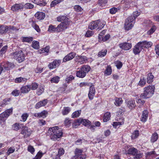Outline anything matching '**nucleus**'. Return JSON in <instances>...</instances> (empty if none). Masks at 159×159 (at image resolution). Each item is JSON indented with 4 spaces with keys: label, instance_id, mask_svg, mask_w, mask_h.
Listing matches in <instances>:
<instances>
[{
    "label": "nucleus",
    "instance_id": "f257e3e1",
    "mask_svg": "<svg viewBox=\"0 0 159 159\" xmlns=\"http://www.w3.org/2000/svg\"><path fill=\"white\" fill-rule=\"evenodd\" d=\"M48 132L51 133L52 135L51 139L54 141L57 140L58 139L61 137L63 134L61 129L57 126L50 128Z\"/></svg>",
    "mask_w": 159,
    "mask_h": 159
},
{
    "label": "nucleus",
    "instance_id": "f03ea898",
    "mask_svg": "<svg viewBox=\"0 0 159 159\" xmlns=\"http://www.w3.org/2000/svg\"><path fill=\"white\" fill-rule=\"evenodd\" d=\"M106 24L105 21H101L98 20L91 22L89 26V28L90 30H101L102 28Z\"/></svg>",
    "mask_w": 159,
    "mask_h": 159
},
{
    "label": "nucleus",
    "instance_id": "7ed1b4c3",
    "mask_svg": "<svg viewBox=\"0 0 159 159\" xmlns=\"http://www.w3.org/2000/svg\"><path fill=\"white\" fill-rule=\"evenodd\" d=\"M155 87L153 85H149L144 89V93L140 96L142 98H147L151 97L153 94Z\"/></svg>",
    "mask_w": 159,
    "mask_h": 159
},
{
    "label": "nucleus",
    "instance_id": "20e7f679",
    "mask_svg": "<svg viewBox=\"0 0 159 159\" xmlns=\"http://www.w3.org/2000/svg\"><path fill=\"white\" fill-rule=\"evenodd\" d=\"M90 67L88 65H83L80 70L76 72V75L78 77L80 78H84L90 70Z\"/></svg>",
    "mask_w": 159,
    "mask_h": 159
},
{
    "label": "nucleus",
    "instance_id": "39448f33",
    "mask_svg": "<svg viewBox=\"0 0 159 159\" xmlns=\"http://www.w3.org/2000/svg\"><path fill=\"white\" fill-rule=\"evenodd\" d=\"M12 57L19 62L23 61L25 59L24 54L21 51L13 53L12 54Z\"/></svg>",
    "mask_w": 159,
    "mask_h": 159
},
{
    "label": "nucleus",
    "instance_id": "423d86ee",
    "mask_svg": "<svg viewBox=\"0 0 159 159\" xmlns=\"http://www.w3.org/2000/svg\"><path fill=\"white\" fill-rule=\"evenodd\" d=\"M135 20L131 17H129L125 20V28L127 30L131 29L134 26Z\"/></svg>",
    "mask_w": 159,
    "mask_h": 159
},
{
    "label": "nucleus",
    "instance_id": "0eeeda50",
    "mask_svg": "<svg viewBox=\"0 0 159 159\" xmlns=\"http://www.w3.org/2000/svg\"><path fill=\"white\" fill-rule=\"evenodd\" d=\"M16 30L13 26L2 25L0 26V33L3 34L7 32H12Z\"/></svg>",
    "mask_w": 159,
    "mask_h": 159
},
{
    "label": "nucleus",
    "instance_id": "6e6552de",
    "mask_svg": "<svg viewBox=\"0 0 159 159\" xmlns=\"http://www.w3.org/2000/svg\"><path fill=\"white\" fill-rule=\"evenodd\" d=\"M32 132V130L26 126H23L22 128L21 134L24 135V138L29 136Z\"/></svg>",
    "mask_w": 159,
    "mask_h": 159
},
{
    "label": "nucleus",
    "instance_id": "1a4fd4ad",
    "mask_svg": "<svg viewBox=\"0 0 159 159\" xmlns=\"http://www.w3.org/2000/svg\"><path fill=\"white\" fill-rule=\"evenodd\" d=\"M125 153L126 154H131L133 155H135L136 153H138L137 150L135 148H129L128 146L125 147Z\"/></svg>",
    "mask_w": 159,
    "mask_h": 159
},
{
    "label": "nucleus",
    "instance_id": "9d476101",
    "mask_svg": "<svg viewBox=\"0 0 159 159\" xmlns=\"http://www.w3.org/2000/svg\"><path fill=\"white\" fill-rule=\"evenodd\" d=\"M69 25V23H68V22H66V23L61 22L57 27V32H60L66 30L67 28Z\"/></svg>",
    "mask_w": 159,
    "mask_h": 159
},
{
    "label": "nucleus",
    "instance_id": "9b49d317",
    "mask_svg": "<svg viewBox=\"0 0 159 159\" xmlns=\"http://www.w3.org/2000/svg\"><path fill=\"white\" fill-rule=\"evenodd\" d=\"M12 108H10L6 110L4 112L0 114V120L1 118H7L12 113Z\"/></svg>",
    "mask_w": 159,
    "mask_h": 159
},
{
    "label": "nucleus",
    "instance_id": "f8f14e48",
    "mask_svg": "<svg viewBox=\"0 0 159 159\" xmlns=\"http://www.w3.org/2000/svg\"><path fill=\"white\" fill-rule=\"evenodd\" d=\"M61 62V61L59 60H55L48 65V67L51 69L56 68L60 65Z\"/></svg>",
    "mask_w": 159,
    "mask_h": 159
},
{
    "label": "nucleus",
    "instance_id": "ddd939ff",
    "mask_svg": "<svg viewBox=\"0 0 159 159\" xmlns=\"http://www.w3.org/2000/svg\"><path fill=\"white\" fill-rule=\"evenodd\" d=\"M95 93V90L94 86H91L90 87L88 93V97L90 100H92L93 98Z\"/></svg>",
    "mask_w": 159,
    "mask_h": 159
},
{
    "label": "nucleus",
    "instance_id": "4468645a",
    "mask_svg": "<svg viewBox=\"0 0 159 159\" xmlns=\"http://www.w3.org/2000/svg\"><path fill=\"white\" fill-rule=\"evenodd\" d=\"M24 8V4L22 3L16 4L11 7V10L13 11H17Z\"/></svg>",
    "mask_w": 159,
    "mask_h": 159
},
{
    "label": "nucleus",
    "instance_id": "2eb2a0df",
    "mask_svg": "<svg viewBox=\"0 0 159 159\" xmlns=\"http://www.w3.org/2000/svg\"><path fill=\"white\" fill-rule=\"evenodd\" d=\"M141 43L140 45L142 48H150L152 45L153 43L151 41H144L142 42H139Z\"/></svg>",
    "mask_w": 159,
    "mask_h": 159
},
{
    "label": "nucleus",
    "instance_id": "dca6fc26",
    "mask_svg": "<svg viewBox=\"0 0 159 159\" xmlns=\"http://www.w3.org/2000/svg\"><path fill=\"white\" fill-rule=\"evenodd\" d=\"M140 43H141L139 42L133 48V52L135 55H137L143 49L140 45Z\"/></svg>",
    "mask_w": 159,
    "mask_h": 159
},
{
    "label": "nucleus",
    "instance_id": "f3484780",
    "mask_svg": "<svg viewBox=\"0 0 159 159\" xmlns=\"http://www.w3.org/2000/svg\"><path fill=\"white\" fill-rule=\"evenodd\" d=\"M75 56V53L74 52H70L66 55L63 58V61L66 62L72 59Z\"/></svg>",
    "mask_w": 159,
    "mask_h": 159
},
{
    "label": "nucleus",
    "instance_id": "a211bd4d",
    "mask_svg": "<svg viewBox=\"0 0 159 159\" xmlns=\"http://www.w3.org/2000/svg\"><path fill=\"white\" fill-rule=\"evenodd\" d=\"M131 46V43H121L119 44L120 47L125 50H127L130 49Z\"/></svg>",
    "mask_w": 159,
    "mask_h": 159
},
{
    "label": "nucleus",
    "instance_id": "6ab92c4d",
    "mask_svg": "<svg viewBox=\"0 0 159 159\" xmlns=\"http://www.w3.org/2000/svg\"><path fill=\"white\" fill-rule=\"evenodd\" d=\"M148 111L146 110L143 111L142 113L140 120L143 122H146L148 118Z\"/></svg>",
    "mask_w": 159,
    "mask_h": 159
},
{
    "label": "nucleus",
    "instance_id": "aec40b11",
    "mask_svg": "<svg viewBox=\"0 0 159 159\" xmlns=\"http://www.w3.org/2000/svg\"><path fill=\"white\" fill-rule=\"evenodd\" d=\"M77 121L78 123L85 126H89L91 124V122L87 119L80 118Z\"/></svg>",
    "mask_w": 159,
    "mask_h": 159
},
{
    "label": "nucleus",
    "instance_id": "412c9836",
    "mask_svg": "<svg viewBox=\"0 0 159 159\" xmlns=\"http://www.w3.org/2000/svg\"><path fill=\"white\" fill-rule=\"evenodd\" d=\"M48 113L47 111L44 110L41 112L34 113L33 115L35 117L44 118L46 117Z\"/></svg>",
    "mask_w": 159,
    "mask_h": 159
},
{
    "label": "nucleus",
    "instance_id": "4be33fe9",
    "mask_svg": "<svg viewBox=\"0 0 159 159\" xmlns=\"http://www.w3.org/2000/svg\"><path fill=\"white\" fill-rule=\"evenodd\" d=\"M47 103V100L44 99L37 103L35 105V107L36 109H39L42 107L44 106Z\"/></svg>",
    "mask_w": 159,
    "mask_h": 159
},
{
    "label": "nucleus",
    "instance_id": "5701e85b",
    "mask_svg": "<svg viewBox=\"0 0 159 159\" xmlns=\"http://www.w3.org/2000/svg\"><path fill=\"white\" fill-rule=\"evenodd\" d=\"M31 86L30 85H27L22 86L20 88V91L22 93H27L30 91Z\"/></svg>",
    "mask_w": 159,
    "mask_h": 159
},
{
    "label": "nucleus",
    "instance_id": "b1692460",
    "mask_svg": "<svg viewBox=\"0 0 159 159\" xmlns=\"http://www.w3.org/2000/svg\"><path fill=\"white\" fill-rule=\"evenodd\" d=\"M127 106L130 109L134 108L136 106L135 101L130 100L126 102Z\"/></svg>",
    "mask_w": 159,
    "mask_h": 159
},
{
    "label": "nucleus",
    "instance_id": "393cba45",
    "mask_svg": "<svg viewBox=\"0 0 159 159\" xmlns=\"http://www.w3.org/2000/svg\"><path fill=\"white\" fill-rule=\"evenodd\" d=\"M76 57L77 59L78 62L80 64H84L87 60L86 57L84 56H78V57Z\"/></svg>",
    "mask_w": 159,
    "mask_h": 159
},
{
    "label": "nucleus",
    "instance_id": "a878e982",
    "mask_svg": "<svg viewBox=\"0 0 159 159\" xmlns=\"http://www.w3.org/2000/svg\"><path fill=\"white\" fill-rule=\"evenodd\" d=\"M57 20L59 22L62 21L61 22L66 23V22H68V23H70L68 18L66 16H61L57 17Z\"/></svg>",
    "mask_w": 159,
    "mask_h": 159
},
{
    "label": "nucleus",
    "instance_id": "bb28decb",
    "mask_svg": "<svg viewBox=\"0 0 159 159\" xmlns=\"http://www.w3.org/2000/svg\"><path fill=\"white\" fill-rule=\"evenodd\" d=\"M124 123V119L120 118L118 121L113 122V125L115 128H116L118 126L123 125Z\"/></svg>",
    "mask_w": 159,
    "mask_h": 159
},
{
    "label": "nucleus",
    "instance_id": "cd10ccee",
    "mask_svg": "<svg viewBox=\"0 0 159 159\" xmlns=\"http://www.w3.org/2000/svg\"><path fill=\"white\" fill-rule=\"evenodd\" d=\"M45 14L43 12H38L35 15V17L38 19L42 20L45 17Z\"/></svg>",
    "mask_w": 159,
    "mask_h": 159
},
{
    "label": "nucleus",
    "instance_id": "c85d7f7f",
    "mask_svg": "<svg viewBox=\"0 0 159 159\" xmlns=\"http://www.w3.org/2000/svg\"><path fill=\"white\" fill-rule=\"evenodd\" d=\"M158 138V134L156 133H155L152 134L151 138L150 141L152 143H154L157 140Z\"/></svg>",
    "mask_w": 159,
    "mask_h": 159
},
{
    "label": "nucleus",
    "instance_id": "c756f323",
    "mask_svg": "<svg viewBox=\"0 0 159 159\" xmlns=\"http://www.w3.org/2000/svg\"><path fill=\"white\" fill-rule=\"evenodd\" d=\"M34 2L40 6H45L47 3L43 0H34Z\"/></svg>",
    "mask_w": 159,
    "mask_h": 159
},
{
    "label": "nucleus",
    "instance_id": "7c9ffc66",
    "mask_svg": "<svg viewBox=\"0 0 159 159\" xmlns=\"http://www.w3.org/2000/svg\"><path fill=\"white\" fill-rule=\"evenodd\" d=\"M110 113L109 112H107L105 113L103 117V121L104 122H106L108 121L110 118Z\"/></svg>",
    "mask_w": 159,
    "mask_h": 159
},
{
    "label": "nucleus",
    "instance_id": "2f4dec72",
    "mask_svg": "<svg viewBox=\"0 0 159 159\" xmlns=\"http://www.w3.org/2000/svg\"><path fill=\"white\" fill-rule=\"evenodd\" d=\"M10 98H7L4 99L3 102L0 103V109L6 105L7 104V102H10Z\"/></svg>",
    "mask_w": 159,
    "mask_h": 159
},
{
    "label": "nucleus",
    "instance_id": "473e14b6",
    "mask_svg": "<svg viewBox=\"0 0 159 159\" xmlns=\"http://www.w3.org/2000/svg\"><path fill=\"white\" fill-rule=\"evenodd\" d=\"M57 27H56L55 26L50 25H49L48 31L50 33H53L56 31L57 32Z\"/></svg>",
    "mask_w": 159,
    "mask_h": 159
},
{
    "label": "nucleus",
    "instance_id": "72a5a7b5",
    "mask_svg": "<svg viewBox=\"0 0 159 159\" xmlns=\"http://www.w3.org/2000/svg\"><path fill=\"white\" fill-rule=\"evenodd\" d=\"M112 73V69L111 67L110 66H107L105 70L104 71V74L106 75H110Z\"/></svg>",
    "mask_w": 159,
    "mask_h": 159
},
{
    "label": "nucleus",
    "instance_id": "f704fd0d",
    "mask_svg": "<svg viewBox=\"0 0 159 159\" xmlns=\"http://www.w3.org/2000/svg\"><path fill=\"white\" fill-rule=\"evenodd\" d=\"M154 76L152 73H149L148 74L147 80V82L149 84L151 83L153 81Z\"/></svg>",
    "mask_w": 159,
    "mask_h": 159
},
{
    "label": "nucleus",
    "instance_id": "c9c22d12",
    "mask_svg": "<svg viewBox=\"0 0 159 159\" xmlns=\"http://www.w3.org/2000/svg\"><path fill=\"white\" fill-rule=\"evenodd\" d=\"M123 102V100L121 98H116L115 99V104L117 106H120Z\"/></svg>",
    "mask_w": 159,
    "mask_h": 159
},
{
    "label": "nucleus",
    "instance_id": "e433bc0d",
    "mask_svg": "<svg viewBox=\"0 0 159 159\" xmlns=\"http://www.w3.org/2000/svg\"><path fill=\"white\" fill-rule=\"evenodd\" d=\"M21 40L23 42L31 43L33 40L32 37H22Z\"/></svg>",
    "mask_w": 159,
    "mask_h": 159
},
{
    "label": "nucleus",
    "instance_id": "4c0bfd02",
    "mask_svg": "<svg viewBox=\"0 0 159 159\" xmlns=\"http://www.w3.org/2000/svg\"><path fill=\"white\" fill-rule=\"evenodd\" d=\"M14 67V64L12 63L8 62L4 66V69L5 70H8L10 68H13Z\"/></svg>",
    "mask_w": 159,
    "mask_h": 159
},
{
    "label": "nucleus",
    "instance_id": "58836bf2",
    "mask_svg": "<svg viewBox=\"0 0 159 159\" xmlns=\"http://www.w3.org/2000/svg\"><path fill=\"white\" fill-rule=\"evenodd\" d=\"M60 78L57 76H56L52 78L50 80L51 83H57L59 81Z\"/></svg>",
    "mask_w": 159,
    "mask_h": 159
},
{
    "label": "nucleus",
    "instance_id": "ea45409f",
    "mask_svg": "<svg viewBox=\"0 0 159 159\" xmlns=\"http://www.w3.org/2000/svg\"><path fill=\"white\" fill-rule=\"evenodd\" d=\"M26 81V79L21 77L16 78L15 79V82L16 83L25 82Z\"/></svg>",
    "mask_w": 159,
    "mask_h": 159
},
{
    "label": "nucleus",
    "instance_id": "a19ab883",
    "mask_svg": "<svg viewBox=\"0 0 159 159\" xmlns=\"http://www.w3.org/2000/svg\"><path fill=\"white\" fill-rule=\"evenodd\" d=\"M70 108L68 107H65L62 111V114L63 115L67 114L70 111Z\"/></svg>",
    "mask_w": 159,
    "mask_h": 159
},
{
    "label": "nucleus",
    "instance_id": "79ce46f5",
    "mask_svg": "<svg viewBox=\"0 0 159 159\" xmlns=\"http://www.w3.org/2000/svg\"><path fill=\"white\" fill-rule=\"evenodd\" d=\"M139 136V131L135 130L133 132L131 135V139H132L137 138Z\"/></svg>",
    "mask_w": 159,
    "mask_h": 159
},
{
    "label": "nucleus",
    "instance_id": "37998d69",
    "mask_svg": "<svg viewBox=\"0 0 159 159\" xmlns=\"http://www.w3.org/2000/svg\"><path fill=\"white\" fill-rule=\"evenodd\" d=\"M81 113V110H78L74 112L72 114V117L73 118H75L78 117L80 115Z\"/></svg>",
    "mask_w": 159,
    "mask_h": 159
},
{
    "label": "nucleus",
    "instance_id": "c03bdc74",
    "mask_svg": "<svg viewBox=\"0 0 159 159\" xmlns=\"http://www.w3.org/2000/svg\"><path fill=\"white\" fill-rule=\"evenodd\" d=\"M31 22L32 23L31 24L32 27H33L37 32H40V30L39 28V26L37 25L33 21L31 20Z\"/></svg>",
    "mask_w": 159,
    "mask_h": 159
},
{
    "label": "nucleus",
    "instance_id": "a18cd8bd",
    "mask_svg": "<svg viewBox=\"0 0 159 159\" xmlns=\"http://www.w3.org/2000/svg\"><path fill=\"white\" fill-rule=\"evenodd\" d=\"M22 124L20 125L18 123H16L13 125L12 128L14 130H17L21 128V126L22 127Z\"/></svg>",
    "mask_w": 159,
    "mask_h": 159
},
{
    "label": "nucleus",
    "instance_id": "49530a36",
    "mask_svg": "<svg viewBox=\"0 0 159 159\" xmlns=\"http://www.w3.org/2000/svg\"><path fill=\"white\" fill-rule=\"evenodd\" d=\"M32 47L35 49H38L39 47V43L37 41H34L32 42Z\"/></svg>",
    "mask_w": 159,
    "mask_h": 159
},
{
    "label": "nucleus",
    "instance_id": "de8ad7c7",
    "mask_svg": "<svg viewBox=\"0 0 159 159\" xmlns=\"http://www.w3.org/2000/svg\"><path fill=\"white\" fill-rule=\"evenodd\" d=\"M33 7L34 5L31 3H27L24 5V8L25 9H31Z\"/></svg>",
    "mask_w": 159,
    "mask_h": 159
},
{
    "label": "nucleus",
    "instance_id": "09e8293b",
    "mask_svg": "<svg viewBox=\"0 0 159 159\" xmlns=\"http://www.w3.org/2000/svg\"><path fill=\"white\" fill-rule=\"evenodd\" d=\"M43 153L39 151V152L35 157L33 159H40L42 157Z\"/></svg>",
    "mask_w": 159,
    "mask_h": 159
},
{
    "label": "nucleus",
    "instance_id": "8fccbe9b",
    "mask_svg": "<svg viewBox=\"0 0 159 159\" xmlns=\"http://www.w3.org/2000/svg\"><path fill=\"white\" fill-rule=\"evenodd\" d=\"M71 123V120L69 118H67L65 119L64 121V124L66 126L68 127L70 125Z\"/></svg>",
    "mask_w": 159,
    "mask_h": 159
},
{
    "label": "nucleus",
    "instance_id": "3c124183",
    "mask_svg": "<svg viewBox=\"0 0 159 159\" xmlns=\"http://www.w3.org/2000/svg\"><path fill=\"white\" fill-rule=\"evenodd\" d=\"M107 50H102L98 54V56L99 57H102L106 55L107 54Z\"/></svg>",
    "mask_w": 159,
    "mask_h": 159
},
{
    "label": "nucleus",
    "instance_id": "603ef678",
    "mask_svg": "<svg viewBox=\"0 0 159 159\" xmlns=\"http://www.w3.org/2000/svg\"><path fill=\"white\" fill-rule=\"evenodd\" d=\"M50 48L49 46H47L45 48H43L40 50V53H43L46 52L48 53L49 51Z\"/></svg>",
    "mask_w": 159,
    "mask_h": 159
},
{
    "label": "nucleus",
    "instance_id": "864d4df0",
    "mask_svg": "<svg viewBox=\"0 0 159 159\" xmlns=\"http://www.w3.org/2000/svg\"><path fill=\"white\" fill-rule=\"evenodd\" d=\"M115 64L118 69H120L122 66V64L119 61H116L115 62Z\"/></svg>",
    "mask_w": 159,
    "mask_h": 159
},
{
    "label": "nucleus",
    "instance_id": "5fc2aeb1",
    "mask_svg": "<svg viewBox=\"0 0 159 159\" xmlns=\"http://www.w3.org/2000/svg\"><path fill=\"white\" fill-rule=\"evenodd\" d=\"M146 83V80L144 78H143L142 79H141L139 82V85L141 86H143L145 85Z\"/></svg>",
    "mask_w": 159,
    "mask_h": 159
},
{
    "label": "nucleus",
    "instance_id": "6e6d98bb",
    "mask_svg": "<svg viewBox=\"0 0 159 159\" xmlns=\"http://www.w3.org/2000/svg\"><path fill=\"white\" fill-rule=\"evenodd\" d=\"M28 116L29 115L27 113L23 114L21 116L22 120H21L23 122L27 120Z\"/></svg>",
    "mask_w": 159,
    "mask_h": 159
},
{
    "label": "nucleus",
    "instance_id": "4d7b16f0",
    "mask_svg": "<svg viewBox=\"0 0 159 159\" xmlns=\"http://www.w3.org/2000/svg\"><path fill=\"white\" fill-rule=\"evenodd\" d=\"M60 2V1H59L58 0H54L51 2L50 4V7H54L55 6Z\"/></svg>",
    "mask_w": 159,
    "mask_h": 159
},
{
    "label": "nucleus",
    "instance_id": "13d9d810",
    "mask_svg": "<svg viewBox=\"0 0 159 159\" xmlns=\"http://www.w3.org/2000/svg\"><path fill=\"white\" fill-rule=\"evenodd\" d=\"M140 12L136 11L133 13V16H130L129 17H131L133 19L134 18V20H135V18L140 15Z\"/></svg>",
    "mask_w": 159,
    "mask_h": 159
},
{
    "label": "nucleus",
    "instance_id": "bf43d9fd",
    "mask_svg": "<svg viewBox=\"0 0 159 159\" xmlns=\"http://www.w3.org/2000/svg\"><path fill=\"white\" fill-rule=\"evenodd\" d=\"M86 157V156L85 155H81L80 156H74L73 159H84Z\"/></svg>",
    "mask_w": 159,
    "mask_h": 159
},
{
    "label": "nucleus",
    "instance_id": "052dcab7",
    "mask_svg": "<svg viewBox=\"0 0 159 159\" xmlns=\"http://www.w3.org/2000/svg\"><path fill=\"white\" fill-rule=\"evenodd\" d=\"M156 29L155 26H152L151 29L147 33L148 35L152 34L155 30Z\"/></svg>",
    "mask_w": 159,
    "mask_h": 159
},
{
    "label": "nucleus",
    "instance_id": "680f3d73",
    "mask_svg": "<svg viewBox=\"0 0 159 159\" xmlns=\"http://www.w3.org/2000/svg\"><path fill=\"white\" fill-rule=\"evenodd\" d=\"M15 148L14 147H10L9 148L7 152V154L8 155L12 153L15 151Z\"/></svg>",
    "mask_w": 159,
    "mask_h": 159
},
{
    "label": "nucleus",
    "instance_id": "e2e57ef3",
    "mask_svg": "<svg viewBox=\"0 0 159 159\" xmlns=\"http://www.w3.org/2000/svg\"><path fill=\"white\" fill-rule=\"evenodd\" d=\"M82 151L78 149H76L75 151V155L77 156H80L82 154Z\"/></svg>",
    "mask_w": 159,
    "mask_h": 159
},
{
    "label": "nucleus",
    "instance_id": "0e129e2a",
    "mask_svg": "<svg viewBox=\"0 0 159 159\" xmlns=\"http://www.w3.org/2000/svg\"><path fill=\"white\" fill-rule=\"evenodd\" d=\"M44 89L42 87H40L38 90L37 93L39 95H41L43 92Z\"/></svg>",
    "mask_w": 159,
    "mask_h": 159
},
{
    "label": "nucleus",
    "instance_id": "69168bd1",
    "mask_svg": "<svg viewBox=\"0 0 159 159\" xmlns=\"http://www.w3.org/2000/svg\"><path fill=\"white\" fill-rule=\"evenodd\" d=\"M28 150L31 153L33 154L34 152L35 149L33 146L30 145L28 147Z\"/></svg>",
    "mask_w": 159,
    "mask_h": 159
},
{
    "label": "nucleus",
    "instance_id": "338daca9",
    "mask_svg": "<svg viewBox=\"0 0 159 159\" xmlns=\"http://www.w3.org/2000/svg\"><path fill=\"white\" fill-rule=\"evenodd\" d=\"M19 93V91L16 89L13 90L11 93V94L14 96H18Z\"/></svg>",
    "mask_w": 159,
    "mask_h": 159
},
{
    "label": "nucleus",
    "instance_id": "774afa93",
    "mask_svg": "<svg viewBox=\"0 0 159 159\" xmlns=\"http://www.w3.org/2000/svg\"><path fill=\"white\" fill-rule=\"evenodd\" d=\"M93 34V31L88 30L86 32L85 36L87 37H89L91 36Z\"/></svg>",
    "mask_w": 159,
    "mask_h": 159
}]
</instances>
